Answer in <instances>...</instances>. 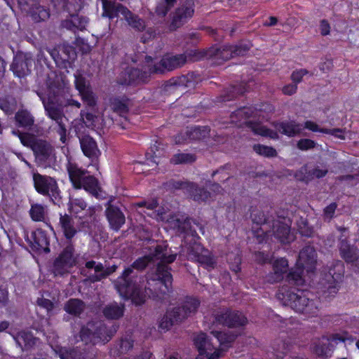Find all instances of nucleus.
Listing matches in <instances>:
<instances>
[{"label": "nucleus", "instance_id": "46", "mask_svg": "<svg viewBox=\"0 0 359 359\" xmlns=\"http://www.w3.org/2000/svg\"><path fill=\"white\" fill-rule=\"evenodd\" d=\"M83 0H65L63 11L68 13L69 15L78 14L83 7Z\"/></svg>", "mask_w": 359, "mask_h": 359}, {"label": "nucleus", "instance_id": "10", "mask_svg": "<svg viewBox=\"0 0 359 359\" xmlns=\"http://www.w3.org/2000/svg\"><path fill=\"white\" fill-rule=\"evenodd\" d=\"M33 181L38 193L48 196L55 204L60 202V190L55 179L39 173H34Z\"/></svg>", "mask_w": 359, "mask_h": 359}, {"label": "nucleus", "instance_id": "56", "mask_svg": "<svg viewBox=\"0 0 359 359\" xmlns=\"http://www.w3.org/2000/svg\"><path fill=\"white\" fill-rule=\"evenodd\" d=\"M69 205L72 212L78 213L79 211L84 210L87 207V203L81 198L71 197L69 201Z\"/></svg>", "mask_w": 359, "mask_h": 359}, {"label": "nucleus", "instance_id": "48", "mask_svg": "<svg viewBox=\"0 0 359 359\" xmlns=\"http://www.w3.org/2000/svg\"><path fill=\"white\" fill-rule=\"evenodd\" d=\"M80 115L86 127L93 128L99 125L100 118L97 116L83 110L81 111Z\"/></svg>", "mask_w": 359, "mask_h": 359}, {"label": "nucleus", "instance_id": "3", "mask_svg": "<svg viewBox=\"0 0 359 359\" xmlns=\"http://www.w3.org/2000/svg\"><path fill=\"white\" fill-rule=\"evenodd\" d=\"M309 293L303 290H287L281 288L277 293L278 299L284 306H290L296 312L309 316L317 315L319 311L320 302L308 297Z\"/></svg>", "mask_w": 359, "mask_h": 359}, {"label": "nucleus", "instance_id": "49", "mask_svg": "<svg viewBox=\"0 0 359 359\" xmlns=\"http://www.w3.org/2000/svg\"><path fill=\"white\" fill-rule=\"evenodd\" d=\"M196 161V156L191 154L179 153L175 154L170 162L175 165L182 163H191Z\"/></svg>", "mask_w": 359, "mask_h": 359}, {"label": "nucleus", "instance_id": "41", "mask_svg": "<svg viewBox=\"0 0 359 359\" xmlns=\"http://www.w3.org/2000/svg\"><path fill=\"white\" fill-rule=\"evenodd\" d=\"M290 351V345L283 341L276 342L273 346L271 359H283Z\"/></svg>", "mask_w": 359, "mask_h": 359}, {"label": "nucleus", "instance_id": "37", "mask_svg": "<svg viewBox=\"0 0 359 359\" xmlns=\"http://www.w3.org/2000/svg\"><path fill=\"white\" fill-rule=\"evenodd\" d=\"M82 187L96 198H100V188L95 177L88 175L82 182Z\"/></svg>", "mask_w": 359, "mask_h": 359}, {"label": "nucleus", "instance_id": "39", "mask_svg": "<svg viewBox=\"0 0 359 359\" xmlns=\"http://www.w3.org/2000/svg\"><path fill=\"white\" fill-rule=\"evenodd\" d=\"M28 13L35 22L46 20L50 16L48 9L39 5L38 2L36 3V5H34Z\"/></svg>", "mask_w": 359, "mask_h": 359}, {"label": "nucleus", "instance_id": "59", "mask_svg": "<svg viewBox=\"0 0 359 359\" xmlns=\"http://www.w3.org/2000/svg\"><path fill=\"white\" fill-rule=\"evenodd\" d=\"M337 208V204L336 203H332L329 205L325 208L323 212V216L325 220L330 221L331 219L334 217L335 210Z\"/></svg>", "mask_w": 359, "mask_h": 359}, {"label": "nucleus", "instance_id": "40", "mask_svg": "<svg viewBox=\"0 0 359 359\" xmlns=\"http://www.w3.org/2000/svg\"><path fill=\"white\" fill-rule=\"evenodd\" d=\"M211 334L217 339L221 346L222 349L226 348L229 344L235 339L236 335L231 332H222L219 331H212Z\"/></svg>", "mask_w": 359, "mask_h": 359}, {"label": "nucleus", "instance_id": "26", "mask_svg": "<svg viewBox=\"0 0 359 359\" xmlns=\"http://www.w3.org/2000/svg\"><path fill=\"white\" fill-rule=\"evenodd\" d=\"M288 268V262L284 258H280L275 260L273 263V272L269 273L266 277V281L269 283H275L281 280L283 274L287 272Z\"/></svg>", "mask_w": 359, "mask_h": 359}, {"label": "nucleus", "instance_id": "58", "mask_svg": "<svg viewBox=\"0 0 359 359\" xmlns=\"http://www.w3.org/2000/svg\"><path fill=\"white\" fill-rule=\"evenodd\" d=\"M251 217L252 222L257 224H265L268 220L265 213L263 211L259 210H253L251 213Z\"/></svg>", "mask_w": 359, "mask_h": 359}, {"label": "nucleus", "instance_id": "62", "mask_svg": "<svg viewBox=\"0 0 359 359\" xmlns=\"http://www.w3.org/2000/svg\"><path fill=\"white\" fill-rule=\"evenodd\" d=\"M37 304L46 310L48 313L51 312L54 308V304L49 299L45 298H39Z\"/></svg>", "mask_w": 359, "mask_h": 359}, {"label": "nucleus", "instance_id": "19", "mask_svg": "<svg viewBox=\"0 0 359 359\" xmlns=\"http://www.w3.org/2000/svg\"><path fill=\"white\" fill-rule=\"evenodd\" d=\"M339 250L341 257L352 266L359 265V249L354 245H350L346 238H339Z\"/></svg>", "mask_w": 359, "mask_h": 359}, {"label": "nucleus", "instance_id": "21", "mask_svg": "<svg viewBox=\"0 0 359 359\" xmlns=\"http://www.w3.org/2000/svg\"><path fill=\"white\" fill-rule=\"evenodd\" d=\"M105 215L111 229L118 231L126 222V217L121 210L116 206L107 203Z\"/></svg>", "mask_w": 359, "mask_h": 359}, {"label": "nucleus", "instance_id": "23", "mask_svg": "<svg viewBox=\"0 0 359 359\" xmlns=\"http://www.w3.org/2000/svg\"><path fill=\"white\" fill-rule=\"evenodd\" d=\"M198 75L194 72L188 73L186 75H182L178 77L172 78L168 82L167 86L173 87L174 88H194L199 81Z\"/></svg>", "mask_w": 359, "mask_h": 359}, {"label": "nucleus", "instance_id": "31", "mask_svg": "<svg viewBox=\"0 0 359 359\" xmlns=\"http://www.w3.org/2000/svg\"><path fill=\"white\" fill-rule=\"evenodd\" d=\"M63 85V81L60 76L57 75L55 72L50 71L46 74V86L47 93L45 95H50L56 96Z\"/></svg>", "mask_w": 359, "mask_h": 359}, {"label": "nucleus", "instance_id": "17", "mask_svg": "<svg viewBox=\"0 0 359 359\" xmlns=\"http://www.w3.org/2000/svg\"><path fill=\"white\" fill-rule=\"evenodd\" d=\"M194 13V2L193 0H186L182 3L173 14L170 29H175L187 22Z\"/></svg>", "mask_w": 359, "mask_h": 359}, {"label": "nucleus", "instance_id": "2", "mask_svg": "<svg viewBox=\"0 0 359 359\" xmlns=\"http://www.w3.org/2000/svg\"><path fill=\"white\" fill-rule=\"evenodd\" d=\"M249 43H241L236 45H223L213 46L208 50H191L187 54L165 55L159 62L153 60L152 67L155 74H163L165 71H172L181 67L188 60L196 61L203 58L211 59L212 63L220 65L224 62L234 57L244 55L250 50Z\"/></svg>", "mask_w": 359, "mask_h": 359}, {"label": "nucleus", "instance_id": "27", "mask_svg": "<svg viewBox=\"0 0 359 359\" xmlns=\"http://www.w3.org/2000/svg\"><path fill=\"white\" fill-rule=\"evenodd\" d=\"M59 224L67 240L65 244L72 243V238L79 231L74 225V220L72 217L67 214L60 215Z\"/></svg>", "mask_w": 359, "mask_h": 359}, {"label": "nucleus", "instance_id": "13", "mask_svg": "<svg viewBox=\"0 0 359 359\" xmlns=\"http://www.w3.org/2000/svg\"><path fill=\"white\" fill-rule=\"evenodd\" d=\"M214 322L229 327L245 326L248 323L247 318L240 311L222 309L214 315Z\"/></svg>", "mask_w": 359, "mask_h": 359}, {"label": "nucleus", "instance_id": "24", "mask_svg": "<svg viewBox=\"0 0 359 359\" xmlns=\"http://www.w3.org/2000/svg\"><path fill=\"white\" fill-rule=\"evenodd\" d=\"M80 144L84 155L91 159L92 162L97 161L101 152L94 139L89 135H84L80 138Z\"/></svg>", "mask_w": 359, "mask_h": 359}, {"label": "nucleus", "instance_id": "33", "mask_svg": "<svg viewBox=\"0 0 359 359\" xmlns=\"http://www.w3.org/2000/svg\"><path fill=\"white\" fill-rule=\"evenodd\" d=\"M194 343L201 355L214 350V344L205 333H200L194 337Z\"/></svg>", "mask_w": 359, "mask_h": 359}, {"label": "nucleus", "instance_id": "18", "mask_svg": "<svg viewBox=\"0 0 359 359\" xmlns=\"http://www.w3.org/2000/svg\"><path fill=\"white\" fill-rule=\"evenodd\" d=\"M81 273L85 277V282L94 283L104 279V266L94 260L88 261L81 269Z\"/></svg>", "mask_w": 359, "mask_h": 359}, {"label": "nucleus", "instance_id": "4", "mask_svg": "<svg viewBox=\"0 0 359 359\" xmlns=\"http://www.w3.org/2000/svg\"><path fill=\"white\" fill-rule=\"evenodd\" d=\"M118 325H112L107 327L102 321L92 320L83 326L80 331L81 341L85 343L106 344L110 341L118 330Z\"/></svg>", "mask_w": 359, "mask_h": 359}, {"label": "nucleus", "instance_id": "42", "mask_svg": "<svg viewBox=\"0 0 359 359\" xmlns=\"http://www.w3.org/2000/svg\"><path fill=\"white\" fill-rule=\"evenodd\" d=\"M191 190L188 191V194L193 199L198 202L205 201L210 196V194L204 188L198 187L196 184L192 183Z\"/></svg>", "mask_w": 359, "mask_h": 359}, {"label": "nucleus", "instance_id": "38", "mask_svg": "<svg viewBox=\"0 0 359 359\" xmlns=\"http://www.w3.org/2000/svg\"><path fill=\"white\" fill-rule=\"evenodd\" d=\"M15 118L18 126L23 128H30L34 123V118L29 111L25 109L18 111Z\"/></svg>", "mask_w": 359, "mask_h": 359}, {"label": "nucleus", "instance_id": "36", "mask_svg": "<svg viewBox=\"0 0 359 359\" xmlns=\"http://www.w3.org/2000/svg\"><path fill=\"white\" fill-rule=\"evenodd\" d=\"M247 127L250 129L255 134L264 137H269L272 139L278 138V135L276 132L266 128L259 123H254L252 121L246 122Z\"/></svg>", "mask_w": 359, "mask_h": 359}, {"label": "nucleus", "instance_id": "45", "mask_svg": "<svg viewBox=\"0 0 359 359\" xmlns=\"http://www.w3.org/2000/svg\"><path fill=\"white\" fill-rule=\"evenodd\" d=\"M254 110L252 107H242L233 111L231 115L233 122H241L252 116Z\"/></svg>", "mask_w": 359, "mask_h": 359}, {"label": "nucleus", "instance_id": "57", "mask_svg": "<svg viewBox=\"0 0 359 359\" xmlns=\"http://www.w3.org/2000/svg\"><path fill=\"white\" fill-rule=\"evenodd\" d=\"M253 150L258 154L266 157H273L277 155V152L275 149L271 147L264 146L262 144H255Z\"/></svg>", "mask_w": 359, "mask_h": 359}, {"label": "nucleus", "instance_id": "11", "mask_svg": "<svg viewBox=\"0 0 359 359\" xmlns=\"http://www.w3.org/2000/svg\"><path fill=\"white\" fill-rule=\"evenodd\" d=\"M76 259L73 243L65 244V248L53 262V273L55 276H63L69 273V269L76 265Z\"/></svg>", "mask_w": 359, "mask_h": 359}, {"label": "nucleus", "instance_id": "47", "mask_svg": "<svg viewBox=\"0 0 359 359\" xmlns=\"http://www.w3.org/2000/svg\"><path fill=\"white\" fill-rule=\"evenodd\" d=\"M16 344L23 348V347L31 346L34 344L33 336L27 332H20L14 337Z\"/></svg>", "mask_w": 359, "mask_h": 359}, {"label": "nucleus", "instance_id": "5", "mask_svg": "<svg viewBox=\"0 0 359 359\" xmlns=\"http://www.w3.org/2000/svg\"><path fill=\"white\" fill-rule=\"evenodd\" d=\"M200 301L194 297H187L182 303V305L166 312L161 320L159 327L168 330L175 323L182 321L195 314L200 306Z\"/></svg>", "mask_w": 359, "mask_h": 359}, {"label": "nucleus", "instance_id": "29", "mask_svg": "<svg viewBox=\"0 0 359 359\" xmlns=\"http://www.w3.org/2000/svg\"><path fill=\"white\" fill-rule=\"evenodd\" d=\"M88 24V18L79 14L69 15V18L63 20L61 26L74 32L76 30H83Z\"/></svg>", "mask_w": 359, "mask_h": 359}, {"label": "nucleus", "instance_id": "14", "mask_svg": "<svg viewBox=\"0 0 359 359\" xmlns=\"http://www.w3.org/2000/svg\"><path fill=\"white\" fill-rule=\"evenodd\" d=\"M32 151L39 163L48 166L55 165L57 161L55 150L47 141L39 139Z\"/></svg>", "mask_w": 359, "mask_h": 359}, {"label": "nucleus", "instance_id": "8", "mask_svg": "<svg viewBox=\"0 0 359 359\" xmlns=\"http://www.w3.org/2000/svg\"><path fill=\"white\" fill-rule=\"evenodd\" d=\"M153 58L145 56L142 67H128L121 75L119 82L122 85H130L133 83L145 82L152 74H155L152 67Z\"/></svg>", "mask_w": 359, "mask_h": 359}, {"label": "nucleus", "instance_id": "34", "mask_svg": "<svg viewBox=\"0 0 359 359\" xmlns=\"http://www.w3.org/2000/svg\"><path fill=\"white\" fill-rule=\"evenodd\" d=\"M84 309V302L79 299H70L64 305V310L74 316H80Z\"/></svg>", "mask_w": 359, "mask_h": 359}, {"label": "nucleus", "instance_id": "61", "mask_svg": "<svg viewBox=\"0 0 359 359\" xmlns=\"http://www.w3.org/2000/svg\"><path fill=\"white\" fill-rule=\"evenodd\" d=\"M316 143L310 139H302L297 142V147L301 150H308L316 147Z\"/></svg>", "mask_w": 359, "mask_h": 359}, {"label": "nucleus", "instance_id": "53", "mask_svg": "<svg viewBox=\"0 0 359 359\" xmlns=\"http://www.w3.org/2000/svg\"><path fill=\"white\" fill-rule=\"evenodd\" d=\"M13 133L15 135H18L21 143L27 147H30L32 150H33L34 145L35 142L39 140L34 136L28 134V133H22L19 131H13Z\"/></svg>", "mask_w": 359, "mask_h": 359}, {"label": "nucleus", "instance_id": "60", "mask_svg": "<svg viewBox=\"0 0 359 359\" xmlns=\"http://www.w3.org/2000/svg\"><path fill=\"white\" fill-rule=\"evenodd\" d=\"M82 100L86 102L88 106L93 107L95 104L96 102L93 93L88 89L80 93Z\"/></svg>", "mask_w": 359, "mask_h": 359}, {"label": "nucleus", "instance_id": "1", "mask_svg": "<svg viewBox=\"0 0 359 359\" xmlns=\"http://www.w3.org/2000/svg\"><path fill=\"white\" fill-rule=\"evenodd\" d=\"M177 254L168 255L167 246L154 244L147 255L136 259L114 282V286L124 299H131L141 305L147 297L156 298L172 290V276L168 264Z\"/></svg>", "mask_w": 359, "mask_h": 359}, {"label": "nucleus", "instance_id": "52", "mask_svg": "<svg viewBox=\"0 0 359 359\" xmlns=\"http://www.w3.org/2000/svg\"><path fill=\"white\" fill-rule=\"evenodd\" d=\"M176 1L177 0H162L156 6V14L161 17L165 16L170 9L174 6Z\"/></svg>", "mask_w": 359, "mask_h": 359}, {"label": "nucleus", "instance_id": "12", "mask_svg": "<svg viewBox=\"0 0 359 359\" xmlns=\"http://www.w3.org/2000/svg\"><path fill=\"white\" fill-rule=\"evenodd\" d=\"M45 50L50 54L56 65L60 68L71 67L77 56L74 48L65 43L53 48H46Z\"/></svg>", "mask_w": 359, "mask_h": 359}, {"label": "nucleus", "instance_id": "28", "mask_svg": "<svg viewBox=\"0 0 359 359\" xmlns=\"http://www.w3.org/2000/svg\"><path fill=\"white\" fill-rule=\"evenodd\" d=\"M67 170L74 187L76 189L82 188V182L89 175L88 172L72 163H68Z\"/></svg>", "mask_w": 359, "mask_h": 359}, {"label": "nucleus", "instance_id": "51", "mask_svg": "<svg viewBox=\"0 0 359 359\" xmlns=\"http://www.w3.org/2000/svg\"><path fill=\"white\" fill-rule=\"evenodd\" d=\"M16 106V100L12 97H6L0 100V108L6 114L13 113L15 110Z\"/></svg>", "mask_w": 359, "mask_h": 359}, {"label": "nucleus", "instance_id": "30", "mask_svg": "<svg viewBox=\"0 0 359 359\" xmlns=\"http://www.w3.org/2000/svg\"><path fill=\"white\" fill-rule=\"evenodd\" d=\"M32 248L36 250H43L49 252V240L46 233L41 230H36L31 234Z\"/></svg>", "mask_w": 359, "mask_h": 359}, {"label": "nucleus", "instance_id": "9", "mask_svg": "<svg viewBox=\"0 0 359 359\" xmlns=\"http://www.w3.org/2000/svg\"><path fill=\"white\" fill-rule=\"evenodd\" d=\"M180 255L185 256L189 260L197 262L207 269H212L215 265L210 251L196 241L184 245Z\"/></svg>", "mask_w": 359, "mask_h": 359}, {"label": "nucleus", "instance_id": "55", "mask_svg": "<svg viewBox=\"0 0 359 359\" xmlns=\"http://www.w3.org/2000/svg\"><path fill=\"white\" fill-rule=\"evenodd\" d=\"M245 92V88L244 86H232L229 88H228L226 93L223 97V101H229L231 100L235 97H236L238 95H242Z\"/></svg>", "mask_w": 359, "mask_h": 359}, {"label": "nucleus", "instance_id": "7", "mask_svg": "<svg viewBox=\"0 0 359 359\" xmlns=\"http://www.w3.org/2000/svg\"><path fill=\"white\" fill-rule=\"evenodd\" d=\"M316 263V252L313 247L307 245L299 252L297 259L298 268L295 271H291L287 276V280L289 283L300 286L304 283L302 273L303 269L309 272H312L315 269Z\"/></svg>", "mask_w": 359, "mask_h": 359}, {"label": "nucleus", "instance_id": "54", "mask_svg": "<svg viewBox=\"0 0 359 359\" xmlns=\"http://www.w3.org/2000/svg\"><path fill=\"white\" fill-rule=\"evenodd\" d=\"M29 214L34 221H43L45 218V208L39 204H34L29 210Z\"/></svg>", "mask_w": 359, "mask_h": 359}, {"label": "nucleus", "instance_id": "25", "mask_svg": "<svg viewBox=\"0 0 359 359\" xmlns=\"http://www.w3.org/2000/svg\"><path fill=\"white\" fill-rule=\"evenodd\" d=\"M327 172L328 169L325 166L320 167L316 165L309 170L304 166L297 172L295 176L302 181L309 182L315 178H323L327 174Z\"/></svg>", "mask_w": 359, "mask_h": 359}, {"label": "nucleus", "instance_id": "43", "mask_svg": "<svg viewBox=\"0 0 359 359\" xmlns=\"http://www.w3.org/2000/svg\"><path fill=\"white\" fill-rule=\"evenodd\" d=\"M109 107L113 111L117 113L121 117L128 111V107L126 101L119 98L110 99Z\"/></svg>", "mask_w": 359, "mask_h": 359}, {"label": "nucleus", "instance_id": "15", "mask_svg": "<svg viewBox=\"0 0 359 359\" xmlns=\"http://www.w3.org/2000/svg\"><path fill=\"white\" fill-rule=\"evenodd\" d=\"M34 62L32 53L20 51L15 55L11 69L18 77H24L30 74Z\"/></svg>", "mask_w": 359, "mask_h": 359}, {"label": "nucleus", "instance_id": "20", "mask_svg": "<svg viewBox=\"0 0 359 359\" xmlns=\"http://www.w3.org/2000/svg\"><path fill=\"white\" fill-rule=\"evenodd\" d=\"M290 219L287 217L275 220L273 224V233L275 237L282 243L292 241L293 235L290 232Z\"/></svg>", "mask_w": 359, "mask_h": 359}, {"label": "nucleus", "instance_id": "16", "mask_svg": "<svg viewBox=\"0 0 359 359\" xmlns=\"http://www.w3.org/2000/svg\"><path fill=\"white\" fill-rule=\"evenodd\" d=\"M41 100L46 115L55 122H60L65 118L62 106L58 103L56 96L45 95L42 92H37Z\"/></svg>", "mask_w": 359, "mask_h": 359}, {"label": "nucleus", "instance_id": "50", "mask_svg": "<svg viewBox=\"0 0 359 359\" xmlns=\"http://www.w3.org/2000/svg\"><path fill=\"white\" fill-rule=\"evenodd\" d=\"M209 130L207 127H194L187 131V135L191 140H200L208 135Z\"/></svg>", "mask_w": 359, "mask_h": 359}, {"label": "nucleus", "instance_id": "32", "mask_svg": "<svg viewBox=\"0 0 359 359\" xmlns=\"http://www.w3.org/2000/svg\"><path fill=\"white\" fill-rule=\"evenodd\" d=\"M276 128L281 133L292 137L301 133L303 130V126L295 121H290L278 123Z\"/></svg>", "mask_w": 359, "mask_h": 359}, {"label": "nucleus", "instance_id": "44", "mask_svg": "<svg viewBox=\"0 0 359 359\" xmlns=\"http://www.w3.org/2000/svg\"><path fill=\"white\" fill-rule=\"evenodd\" d=\"M165 188L170 190L182 189L188 193L191 189L192 183L182 180H170L164 184Z\"/></svg>", "mask_w": 359, "mask_h": 359}, {"label": "nucleus", "instance_id": "63", "mask_svg": "<svg viewBox=\"0 0 359 359\" xmlns=\"http://www.w3.org/2000/svg\"><path fill=\"white\" fill-rule=\"evenodd\" d=\"M39 0H18L20 8L26 12H29L32 8L36 5Z\"/></svg>", "mask_w": 359, "mask_h": 359}, {"label": "nucleus", "instance_id": "35", "mask_svg": "<svg viewBox=\"0 0 359 359\" xmlns=\"http://www.w3.org/2000/svg\"><path fill=\"white\" fill-rule=\"evenodd\" d=\"M124 306L113 302L103 309V314L108 319H118L123 315Z\"/></svg>", "mask_w": 359, "mask_h": 359}, {"label": "nucleus", "instance_id": "64", "mask_svg": "<svg viewBox=\"0 0 359 359\" xmlns=\"http://www.w3.org/2000/svg\"><path fill=\"white\" fill-rule=\"evenodd\" d=\"M75 86L79 93L88 90L85 79L81 75H75Z\"/></svg>", "mask_w": 359, "mask_h": 359}, {"label": "nucleus", "instance_id": "6", "mask_svg": "<svg viewBox=\"0 0 359 359\" xmlns=\"http://www.w3.org/2000/svg\"><path fill=\"white\" fill-rule=\"evenodd\" d=\"M103 8L102 16L109 19L118 17L121 14L128 25L137 32H142L146 28L144 20L137 15L133 13L123 5L114 1L101 0Z\"/></svg>", "mask_w": 359, "mask_h": 359}, {"label": "nucleus", "instance_id": "22", "mask_svg": "<svg viewBox=\"0 0 359 359\" xmlns=\"http://www.w3.org/2000/svg\"><path fill=\"white\" fill-rule=\"evenodd\" d=\"M54 351L60 359H91L93 354H89L86 348L57 346Z\"/></svg>", "mask_w": 359, "mask_h": 359}]
</instances>
